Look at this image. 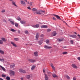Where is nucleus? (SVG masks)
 <instances>
[{
  "label": "nucleus",
  "mask_w": 80,
  "mask_h": 80,
  "mask_svg": "<svg viewBox=\"0 0 80 80\" xmlns=\"http://www.w3.org/2000/svg\"><path fill=\"white\" fill-rule=\"evenodd\" d=\"M68 53V52H64L62 53V54H63V55H65V54H67Z\"/></svg>",
  "instance_id": "obj_35"
},
{
  "label": "nucleus",
  "mask_w": 80,
  "mask_h": 80,
  "mask_svg": "<svg viewBox=\"0 0 80 80\" xmlns=\"http://www.w3.org/2000/svg\"><path fill=\"white\" fill-rule=\"evenodd\" d=\"M34 54L35 57H37L38 56V52H34Z\"/></svg>",
  "instance_id": "obj_26"
},
{
  "label": "nucleus",
  "mask_w": 80,
  "mask_h": 80,
  "mask_svg": "<svg viewBox=\"0 0 80 80\" xmlns=\"http://www.w3.org/2000/svg\"><path fill=\"white\" fill-rule=\"evenodd\" d=\"M44 48H46L47 49H50V48H52V47L51 46H48L47 45H45L44 46Z\"/></svg>",
  "instance_id": "obj_7"
},
{
  "label": "nucleus",
  "mask_w": 80,
  "mask_h": 80,
  "mask_svg": "<svg viewBox=\"0 0 80 80\" xmlns=\"http://www.w3.org/2000/svg\"><path fill=\"white\" fill-rule=\"evenodd\" d=\"M4 22H7V21H6L5 20H4Z\"/></svg>",
  "instance_id": "obj_59"
},
{
  "label": "nucleus",
  "mask_w": 80,
  "mask_h": 80,
  "mask_svg": "<svg viewBox=\"0 0 80 80\" xmlns=\"http://www.w3.org/2000/svg\"><path fill=\"white\" fill-rule=\"evenodd\" d=\"M28 61L29 62H31V63H34L36 62V60L31 59H28Z\"/></svg>",
  "instance_id": "obj_3"
},
{
  "label": "nucleus",
  "mask_w": 80,
  "mask_h": 80,
  "mask_svg": "<svg viewBox=\"0 0 80 80\" xmlns=\"http://www.w3.org/2000/svg\"><path fill=\"white\" fill-rule=\"evenodd\" d=\"M24 32L26 34H28V31L27 30L25 31Z\"/></svg>",
  "instance_id": "obj_38"
},
{
  "label": "nucleus",
  "mask_w": 80,
  "mask_h": 80,
  "mask_svg": "<svg viewBox=\"0 0 80 80\" xmlns=\"http://www.w3.org/2000/svg\"><path fill=\"white\" fill-rule=\"evenodd\" d=\"M10 80H15V79H11Z\"/></svg>",
  "instance_id": "obj_62"
},
{
  "label": "nucleus",
  "mask_w": 80,
  "mask_h": 80,
  "mask_svg": "<svg viewBox=\"0 0 80 80\" xmlns=\"http://www.w3.org/2000/svg\"><path fill=\"white\" fill-rule=\"evenodd\" d=\"M63 38H59L58 39V42H62V41H63Z\"/></svg>",
  "instance_id": "obj_16"
},
{
  "label": "nucleus",
  "mask_w": 80,
  "mask_h": 80,
  "mask_svg": "<svg viewBox=\"0 0 80 80\" xmlns=\"http://www.w3.org/2000/svg\"><path fill=\"white\" fill-rule=\"evenodd\" d=\"M66 78L68 79L69 80H70V77H69L68 76H66Z\"/></svg>",
  "instance_id": "obj_44"
},
{
  "label": "nucleus",
  "mask_w": 80,
  "mask_h": 80,
  "mask_svg": "<svg viewBox=\"0 0 80 80\" xmlns=\"http://www.w3.org/2000/svg\"><path fill=\"white\" fill-rule=\"evenodd\" d=\"M40 36L42 37H43V34H41Z\"/></svg>",
  "instance_id": "obj_54"
},
{
  "label": "nucleus",
  "mask_w": 80,
  "mask_h": 80,
  "mask_svg": "<svg viewBox=\"0 0 80 80\" xmlns=\"http://www.w3.org/2000/svg\"><path fill=\"white\" fill-rule=\"evenodd\" d=\"M0 61H1V62H3L4 60L3 59H0Z\"/></svg>",
  "instance_id": "obj_49"
},
{
  "label": "nucleus",
  "mask_w": 80,
  "mask_h": 80,
  "mask_svg": "<svg viewBox=\"0 0 80 80\" xmlns=\"http://www.w3.org/2000/svg\"><path fill=\"white\" fill-rule=\"evenodd\" d=\"M32 10L33 12H35L36 11H37V8H33L32 9Z\"/></svg>",
  "instance_id": "obj_27"
},
{
  "label": "nucleus",
  "mask_w": 80,
  "mask_h": 80,
  "mask_svg": "<svg viewBox=\"0 0 80 80\" xmlns=\"http://www.w3.org/2000/svg\"><path fill=\"white\" fill-rule=\"evenodd\" d=\"M15 26L16 27H18V23L16 22L15 23Z\"/></svg>",
  "instance_id": "obj_37"
},
{
  "label": "nucleus",
  "mask_w": 80,
  "mask_h": 80,
  "mask_svg": "<svg viewBox=\"0 0 80 80\" xmlns=\"http://www.w3.org/2000/svg\"><path fill=\"white\" fill-rule=\"evenodd\" d=\"M12 4L13 5H14V6H15V7H17V5H16L15 4V2L12 1Z\"/></svg>",
  "instance_id": "obj_30"
},
{
  "label": "nucleus",
  "mask_w": 80,
  "mask_h": 80,
  "mask_svg": "<svg viewBox=\"0 0 80 80\" xmlns=\"http://www.w3.org/2000/svg\"><path fill=\"white\" fill-rule=\"evenodd\" d=\"M9 21L12 24V25H15V22L13 21H12L11 19H9Z\"/></svg>",
  "instance_id": "obj_10"
},
{
  "label": "nucleus",
  "mask_w": 80,
  "mask_h": 80,
  "mask_svg": "<svg viewBox=\"0 0 80 80\" xmlns=\"http://www.w3.org/2000/svg\"><path fill=\"white\" fill-rule=\"evenodd\" d=\"M21 5H22L24 7H25V6L26 5V4H25V2H24L23 1H21Z\"/></svg>",
  "instance_id": "obj_8"
},
{
  "label": "nucleus",
  "mask_w": 80,
  "mask_h": 80,
  "mask_svg": "<svg viewBox=\"0 0 80 80\" xmlns=\"http://www.w3.org/2000/svg\"><path fill=\"white\" fill-rule=\"evenodd\" d=\"M21 80H23V78H21Z\"/></svg>",
  "instance_id": "obj_58"
},
{
  "label": "nucleus",
  "mask_w": 80,
  "mask_h": 80,
  "mask_svg": "<svg viewBox=\"0 0 80 80\" xmlns=\"http://www.w3.org/2000/svg\"><path fill=\"white\" fill-rule=\"evenodd\" d=\"M39 37V33L38 32L36 34V38L38 39V38Z\"/></svg>",
  "instance_id": "obj_20"
},
{
  "label": "nucleus",
  "mask_w": 80,
  "mask_h": 80,
  "mask_svg": "<svg viewBox=\"0 0 80 80\" xmlns=\"http://www.w3.org/2000/svg\"><path fill=\"white\" fill-rule=\"evenodd\" d=\"M1 12H2V13H4V12H5V10H2L1 11Z\"/></svg>",
  "instance_id": "obj_45"
},
{
  "label": "nucleus",
  "mask_w": 80,
  "mask_h": 80,
  "mask_svg": "<svg viewBox=\"0 0 80 80\" xmlns=\"http://www.w3.org/2000/svg\"><path fill=\"white\" fill-rule=\"evenodd\" d=\"M70 43L72 45H73V40H71L70 41Z\"/></svg>",
  "instance_id": "obj_31"
},
{
  "label": "nucleus",
  "mask_w": 80,
  "mask_h": 80,
  "mask_svg": "<svg viewBox=\"0 0 80 80\" xmlns=\"http://www.w3.org/2000/svg\"><path fill=\"white\" fill-rule=\"evenodd\" d=\"M48 27V26L47 25H42L41 26V28H47Z\"/></svg>",
  "instance_id": "obj_15"
},
{
  "label": "nucleus",
  "mask_w": 80,
  "mask_h": 80,
  "mask_svg": "<svg viewBox=\"0 0 80 80\" xmlns=\"http://www.w3.org/2000/svg\"><path fill=\"white\" fill-rule=\"evenodd\" d=\"M57 35V32H53L52 33V35L54 36H56Z\"/></svg>",
  "instance_id": "obj_23"
},
{
  "label": "nucleus",
  "mask_w": 80,
  "mask_h": 80,
  "mask_svg": "<svg viewBox=\"0 0 80 80\" xmlns=\"http://www.w3.org/2000/svg\"><path fill=\"white\" fill-rule=\"evenodd\" d=\"M73 80H77V78H76L74 77L73 78Z\"/></svg>",
  "instance_id": "obj_48"
},
{
  "label": "nucleus",
  "mask_w": 80,
  "mask_h": 80,
  "mask_svg": "<svg viewBox=\"0 0 80 80\" xmlns=\"http://www.w3.org/2000/svg\"><path fill=\"white\" fill-rule=\"evenodd\" d=\"M27 8H28V10H31V8H30V7H27Z\"/></svg>",
  "instance_id": "obj_46"
},
{
  "label": "nucleus",
  "mask_w": 80,
  "mask_h": 80,
  "mask_svg": "<svg viewBox=\"0 0 80 80\" xmlns=\"http://www.w3.org/2000/svg\"><path fill=\"white\" fill-rule=\"evenodd\" d=\"M62 48H66L67 47H66V46L64 47H63Z\"/></svg>",
  "instance_id": "obj_52"
},
{
  "label": "nucleus",
  "mask_w": 80,
  "mask_h": 80,
  "mask_svg": "<svg viewBox=\"0 0 80 80\" xmlns=\"http://www.w3.org/2000/svg\"><path fill=\"white\" fill-rule=\"evenodd\" d=\"M0 53H1V54H3L4 53V52L2 50H0Z\"/></svg>",
  "instance_id": "obj_34"
},
{
  "label": "nucleus",
  "mask_w": 80,
  "mask_h": 80,
  "mask_svg": "<svg viewBox=\"0 0 80 80\" xmlns=\"http://www.w3.org/2000/svg\"><path fill=\"white\" fill-rule=\"evenodd\" d=\"M72 67H73L74 68H76V69L78 68V67H77V65H76L74 64H72Z\"/></svg>",
  "instance_id": "obj_9"
},
{
  "label": "nucleus",
  "mask_w": 80,
  "mask_h": 80,
  "mask_svg": "<svg viewBox=\"0 0 80 80\" xmlns=\"http://www.w3.org/2000/svg\"><path fill=\"white\" fill-rule=\"evenodd\" d=\"M15 64H12L10 66V67L11 68H13L15 67Z\"/></svg>",
  "instance_id": "obj_12"
},
{
  "label": "nucleus",
  "mask_w": 80,
  "mask_h": 80,
  "mask_svg": "<svg viewBox=\"0 0 80 80\" xmlns=\"http://www.w3.org/2000/svg\"><path fill=\"white\" fill-rule=\"evenodd\" d=\"M19 72L21 73H26V71L25 70H23V69L22 68H20L19 69Z\"/></svg>",
  "instance_id": "obj_2"
},
{
  "label": "nucleus",
  "mask_w": 80,
  "mask_h": 80,
  "mask_svg": "<svg viewBox=\"0 0 80 80\" xmlns=\"http://www.w3.org/2000/svg\"><path fill=\"white\" fill-rule=\"evenodd\" d=\"M42 41H39L38 43L39 45H42Z\"/></svg>",
  "instance_id": "obj_39"
},
{
  "label": "nucleus",
  "mask_w": 80,
  "mask_h": 80,
  "mask_svg": "<svg viewBox=\"0 0 80 80\" xmlns=\"http://www.w3.org/2000/svg\"><path fill=\"white\" fill-rule=\"evenodd\" d=\"M78 60H79V61H80V57H78Z\"/></svg>",
  "instance_id": "obj_50"
},
{
  "label": "nucleus",
  "mask_w": 80,
  "mask_h": 80,
  "mask_svg": "<svg viewBox=\"0 0 80 80\" xmlns=\"http://www.w3.org/2000/svg\"><path fill=\"white\" fill-rule=\"evenodd\" d=\"M52 19H53V20H56V18L54 17L52 18Z\"/></svg>",
  "instance_id": "obj_56"
},
{
  "label": "nucleus",
  "mask_w": 80,
  "mask_h": 80,
  "mask_svg": "<svg viewBox=\"0 0 80 80\" xmlns=\"http://www.w3.org/2000/svg\"><path fill=\"white\" fill-rule=\"evenodd\" d=\"M32 27H33V28H39L40 25L38 24H37L36 25H32Z\"/></svg>",
  "instance_id": "obj_6"
},
{
  "label": "nucleus",
  "mask_w": 80,
  "mask_h": 80,
  "mask_svg": "<svg viewBox=\"0 0 80 80\" xmlns=\"http://www.w3.org/2000/svg\"><path fill=\"white\" fill-rule=\"evenodd\" d=\"M3 41L2 40H0V44H3Z\"/></svg>",
  "instance_id": "obj_41"
},
{
  "label": "nucleus",
  "mask_w": 80,
  "mask_h": 80,
  "mask_svg": "<svg viewBox=\"0 0 80 80\" xmlns=\"http://www.w3.org/2000/svg\"><path fill=\"white\" fill-rule=\"evenodd\" d=\"M45 11H42V10H40V11H36V13L38 14L39 15H42L43 13H45Z\"/></svg>",
  "instance_id": "obj_1"
},
{
  "label": "nucleus",
  "mask_w": 80,
  "mask_h": 80,
  "mask_svg": "<svg viewBox=\"0 0 80 80\" xmlns=\"http://www.w3.org/2000/svg\"><path fill=\"white\" fill-rule=\"evenodd\" d=\"M11 31L12 32H16V30H15V29H11Z\"/></svg>",
  "instance_id": "obj_40"
},
{
  "label": "nucleus",
  "mask_w": 80,
  "mask_h": 80,
  "mask_svg": "<svg viewBox=\"0 0 80 80\" xmlns=\"http://www.w3.org/2000/svg\"><path fill=\"white\" fill-rule=\"evenodd\" d=\"M11 43L12 45L13 46L15 47H17V45L13 42H11Z\"/></svg>",
  "instance_id": "obj_19"
},
{
  "label": "nucleus",
  "mask_w": 80,
  "mask_h": 80,
  "mask_svg": "<svg viewBox=\"0 0 80 80\" xmlns=\"http://www.w3.org/2000/svg\"><path fill=\"white\" fill-rule=\"evenodd\" d=\"M74 33L75 34V35H77V32H74Z\"/></svg>",
  "instance_id": "obj_60"
},
{
  "label": "nucleus",
  "mask_w": 80,
  "mask_h": 80,
  "mask_svg": "<svg viewBox=\"0 0 80 80\" xmlns=\"http://www.w3.org/2000/svg\"><path fill=\"white\" fill-rule=\"evenodd\" d=\"M45 42L46 43H49V40H46Z\"/></svg>",
  "instance_id": "obj_42"
},
{
  "label": "nucleus",
  "mask_w": 80,
  "mask_h": 80,
  "mask_svg": "<svg viewBox=\"0 0 80 80\" xmlns=\"http://www.w3.org/2000/svg\"><path fill=\"white\" fill-rule=\"evenodd\" d=\"M25 2H27V0H24Z\"/></svg>",
  "instance_id": "obj_61"
},
{
  "label": "nucleus",
  "mask_w": 80,
  "mask_h": 80,
  "mask_svg": "<svg viewBox=\"0 0 80 80\" xmlns=\"http://www.w3.org/2000/svg\"><path fill=\"white\" fill-rule=\"evenodd\" d=\"M33 77V76L32 74L28 75L26 76V78L27 79H30V78H32Z\"/></svg>",
  "instance_id": "obj_5"
},
{
  "label": "nucleus",
  "mask_w": 80,
  "mask_h": 80,
  "mask_svg": "<svg viewBox=\"0 0 80 80\" xmlns=\"http://www.w3.org/2000/svg\"><path fill=\"white\" fill-rule=\"evenodd\" d=\"M9 1H12V0H9Z\"/></svg>",
  "instance_id": "obj_63"
},
{
  "label": "nucleus",
  "mask_w": 80,
  "mask_h": 80,
  "mask_svg": "<svg viewBox=\"0 0 80 80\" xmlns=\"http://www.w3.org/2000/svg\"><path fill=\"white\" fill-rule=\"evenodd\" d=\"M1 40H2V41H3V42H6V41H7L6 39L4 38H1Z\"/></svg>",
  "instance_id": "obj_22"
},
{
  "label": "nucleus",
  "mask_w": 80,
  "mask_h": 80,
  "mask_svg": "<svg viewBox=\"0 0 80 80\" xmlns=\"http://www.w3.org/2000/svg\"><path fill=\"white\" fill-rule=\"evenodd\" d=\"M18 33H20V31L18 30Z\"/></svg>",
  "instance_id": "obj_57"
},
{
  "label": "nucleus",
  "mask_w": 80,
  "mask_h": 80,
  "mask_svg": "<svg viewBox=\"0 0 80 80\" xmlns=\"http://www.w3.org/2000/svg\"><path fill=\"white\" fill-rule=\"evenodd\" d=\"M77 36L79 37V38H80V35L79 34H78Z\"/></svg>",
  "instance_id": "obj_51"
},
{
  "label": "nucleus",
  "mask_w": 80,
  "mask_h": 80,
  "mask_svg": "<svg viewBox=\"0 0 80 80\" xmlns=\"http://www.w3.org/2000/svg\"><path fill=\"white\" fill-rule=\"evenodd\" d=\"M11 43L12 45L13 46L15 47H17V45L13 42H11Z\"/></svg>",
  "instance_id": "obj_18"
},
{
  "label": "nucleus",
  "mask_w": 80,
  "mask_h": 80,
  "mask_svg": "<svg viewBox=\"0 0 80 80\" xmlns=\"http://www.w3.org/2000/svg\"><path fill=\"white\" fill-rule=\"evenodd\" d=\"M43 73H45V70L44 69L43 70Z\"/></svg>",
  "instance_id": "obj_53"
},
{
  "label": "nucleus",
  "mask_w": 80,
  "mask_h": 80,
  "mask_svg": "<svg viewBox=\"0 0 80 80\" xmlns=\"http://www.w3.org/2000/svg\"><path fill=\"white\" fill-rule=\"evenodd\" d=\"M47 73H48V74H49L50 73V72H47Z\"/></svg>",
  "instance_id": "obj_55"
},
{
  "label": "nucleus",
  "mask_w": 80,
  "mask_h": 80,
  "mask_svg": "<svg viewBox=\"0 0 80 80\" xmlns=\"http://www.w3.org/2000/svg\"><path fill=\"white\" fill-rule=\"evenodd\" d=\"M17 20H18L19 21H21L20 20H21V18H20V17H18L17 19Z\"/></svg>",
  "instance_id": "obj_33"
},
{
  "label": "nucleus",
  "mask_w": 80,
  "mask_h": 80,
  "mask_svg": "<svg viewBox=\"0 0 80 80\" xmlns=\"http://www.w3.org/2000/svg\"><path fill=\"white\" fill-rule=\"evenodd\" d=\"M27 3H28V4H29V5H32V4H33V2H28Z\"/></svg>",
  "instance_id": "obj_28"
},
{
  "label": "nucleus",
  "mask_w": 80,
  "mask_h": 80,
  "mask_svg": "<svg viewBox=\"0 0 80 80\" xmlns=\"http://www.w3.org/2000/svg\"><path fill=\"white\" fill-rule=\"evenodd\" d=\"M10 75H12L13 76L15 75V72L12 70H10Z\"/></svg>",
  "instance_id": "obj_4"
},
{
  "label": "nucleus",
  "mask_w": 80,
  "mask_h": 80,
  "mask_svg": "<svg viewBox=\"0 0 80 80\" xmlns=\"http://www.w3.org/2000/svg\"><path fill=\"white\" fill-rule=\"evenodd\" d=\"M0 68H1L2 69L3 71H4V72L5 71V68L2 67V66H0Z\"/></svg>",
  "instance_id": "obj_24"
},
{
  "label": "nucleus",
  "mask_w": 80,
  "mask_h": 80,
  "mask_svg": "<svg viewBox=\"0 0 80 80\" xmlns=\"http://www.w3.org/2000/svg\"><path fill=\"white\" fill-rule=\"evenodd\" d=\"M51 66L52 67V68L54 70H55V67H54L53 64H50Z\"/></svg>",
  "instance_id": "obj_17"
},
{
  "label": "nucleus",
  "mask_w": 80,
  "mask_h": 80,
  "mask_svg": "<svg viewBox=\"0 0 80 80\" xmlns=\"http://www.w3.org/2000/svg\"><path fill=\"white\" fill-rule=\"evenodd\" d=\"M53 15L56 16V17L57 18V19H59V20H62V19H61V18H60V16H59L55 14H53Z\"/></svg>",
  "instance_id": "obj_11"
},
{
  "label": "nucleus",
  "mask_w": 80,
  "mask_h": 80,
  "mask_svg": "<svg viewBox=\"0 0 80 80\" xmlns=\"http://www.w3.org/2000/svg\"><path fill=\"white\" fill-rule=\"evenodd\" d=\"M52 76L53 78H55V77H58V76H57L56 74H52Z\"/></svg>",
  "instance_id": "obj_29"
},
{
  "label": "nucleus",
  "mask_w": 80,
  "mask_h": 80,
  "mask_svg": "<svg viewBox=\"0 0 80 80\" xmlns=\"http://www.w3.org/2000/svg\"><path fill=\"white\" fill-rule=\"evenodd\" d=\"M20 1H22L23 0H20Z\"/></svg>",
  "instance_id": "obj_64"
},
{
  "label": "nucleus",
  "mask_w": 80,
  "mask_h": 80,
  "mask_svg": "<svg viewBox=\"0 0 80 80\" xmlns=\"http://www.w3.org/2000/svg\"><path fill=\"white\" fill-rule=\"evenodd\" d=\"M69 37H72V38H76V37H77V36L75 35H69Z\"/></svg>",
  "instance_id": "obj_21"
},
{
  "label": "nucleus",
  "mask_w": 80,
  "mask_h": 80,
  "mask_svg": "<svg viewBox=\"0 0 80 80\" xmlns=\"http://www.w3.org/2000/svg\"><path fill=\"white\" fill-rule=\"evenodd\" d=\"M6 79L7 80H10V78L8 76H7L6 77Z\"/></svg>",
  "instance_id": "obj_36"
},
{
  "label": "nucleus",
  "mask_w": 80,
  "mask_h": 80,
  "mask_svg": "<svg viewBox=\"0 0 80 80\" xmlns=\"http://www.w3.org/2000/svg\"><path fill=\"white\" fill-rule=\"evenodd\" d=\"M35 67L36 66L35 65H32L31 68V70H34V69H35Z\"/></svg>",
  "instance_id": "obj_25"
},
{
  "label": "nucleus",
  "mask_w": 80,
  "mask_h": 80,
  "mask_svg": "<svg viewBox=\"0 0 80 80\" xmlns=\"http://www.w3.org/2000/svg\"><path fill=\"white\" fill-rule=\"evenodd\" d=\"M14 40H15V41H18L19 40V39L18 38H15L14 39Z\"/></svg>",
  "instance_id": "obj_32"
},
{
  "label": "nucleus",
  "mask_w": 80,
  "mask_h": 80,
  "mask_svg": "<svg viewBox=\"0 0 80 80\" xmlns=\"http://www.w3.org/2000/svg\"><path fill=\"white\" fill-rule=\"evenodd\" d=\"M50 31H51V29H48L47 30V32H50Z\"/></svg>",
  "instance_id": "obj_43"
},
{
  "label": "nucleus",
  "mask_w": 80,
  "mask_h": 80,
  "mask_svg": "<svg viewBox=\"0 0 80 80\" xmlns=\"http://www.w3.org/2000/svg\"><path fill=\"white\" fill-rule=\"evenodd\" d=\"M2 77H6V75H4V74H2Z\"/></svg>",
  "instance_id": "obj_47"
},
{
  "label": "nucleus",
  "mask_w": 80,
  "mask_h": 80,
  "mask_svg": "<svg viewBox=\"0 0 80 80\" xmlns=\"http://www.w3.org/2000/svg\"><path fill=\"white\" fill-rule=\"evenodd\" d=\"M20 23H22V24H25L26 23V21H24V20H21L20 21Z\"/></svg>",
  "instance_id": "obj_14"
},
{
  "label": "nucleus",
  "mask_w": 80,
  "mask_h": 80,
  "mask_svg": "<svg viewBox=\"0 0 80 80\" xmlns=\"http://www.w3.org/2000/svg\"><path fill=\"white\" fill-rule=\"evenodd\" d=\"M44 75L45 76V80H48V78H48V76H47L46 74H45Z\"/></svg>",
  "instance_id": "obj_13"
}]
</instances>
